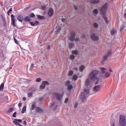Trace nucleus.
<instances>
[{
  "instance_id": "nucleus-1",
  "label": "nucleus",
  "mask_w": 126,
  "mask_h": 126,
  "mask_svg": "<svg viewBox=\"0 0 126 126\" xmlns=\"http://www.w3.org/2000/svg\"><path fill=\"white\" fill-rule=\"evenodd\" d=\"M108 10V3H105L99 9V11L102 16V17L104 19V21H105L106 24H109L110 22H109V19H108V17L106 16V12Z\"/></svg>"
},
{
  "instance_id": "nucleus-2",
  "label": "nucleus",
  "mask_w": 126,
  "mask_h": 126,
  "mask_svg": "<svg viewBox=\"0 0 126 126\" xmlns=\"http://www.w3.org/2000/svg\"><path fill=\"white\" fill-rule=\"evenodd\" d=\"M98 73L99 71L98 70H94L91 72L89 76L90 79H91V80H97L96 84H98V82H99V78L97 77Z\"/></svg>"
},
{
  "instance_id": "nucleus-3",
  "label": "nucleus",
  "mask_w": 126,
  "mask_h": 126,
  "mask_svg": "<svg viewBox=\"0 0 126 126\" xmlns=\"http://www.w3.org/2000/svg\"><path fill=\"white\" fill-rule=\"evenodd\" d=\"M120 126H126V116L124 115H120L119 121Z\"/></svg>"
},
{
  "instance_id": "nucleus-4",
  "label": "nucleus",
  "mask_w": 126,
  "mask_h": 126,
  "mask_svg": "<svg viewBox=\"0 0 126 126\" xmlns=\"http://www.w3.org/2000/svg\"><path fill=\"white\" fill-rule=\"evenodd\" d=\"M79 101H81L82 103H85L86 102V94L85 93H81L80 95Z\"/></svg>"
},
{
  "instance_id": "nucleus-5",
  "label": "nucleus",
  "mask_w": 126,
  "mask_h": 126,
  "mask_svg": "<svg viewBox=\"0 0 126 126\" xmlns=\"http://www.w3.org/2000/svg\"><path fill=\"white\" fill-rule=\"evenodd\" d=\"M69 40L71 42H74V40H75V32L74 31L70 32Z\"/></svg>"
},
{
  "instance_id": "nucleus-6",
  "label": "nucleus",
  "mask_w": 126,
  "mask_h": 126,
  "mask_svg": "<svg viewBox=\"0 0 126 126\" xmlns=\"http://www.w3.org/2000/svg\"><path fill=\"white\" fill-rule=\"evenodd\" d=\"M49 85H50V83H49V82L47 81H43L42 85L40 86L39 88L40 89H45V88L46 87V86H49Z\"/></svg>"
},
{
  "instance_id": "nucleus-7",
  "label": "nucleus",
  "mask_w": 126,
  "mask_h": 126,
  "mask_svg": "<svg viewBox=\"0 0 126 126\" xmlns=\"http://www.w3.org/2000/svg\"><path fill=\"white\" fill-rule=\"evenodd\" d=\"M91 38L93 41H98L99 40V36L95 33H93L91 35Z\"/></svg>"
},
{
  "instance_id": "nucleus-8",
  "label": "nucleus",
  "mask_w": 126,
  "mask_h": 126,
  "mask_svg": "<svg viewBox=\"0 0 126 126\" xmlns=\"http://www.w3.org/2000/svg\"><path fill=\"white\" fill-rule=\"evenodd\" d=\"M102 89V86L101 85H97L94 87L93 90L94 92H99Z\"/></svg>"
},
{
  "instance_id": "nucleus-9",
  "label": "nucleus",
  "mask_w": 126,
  "mask_h": 126,
  "mask_svg": "<svg viewBox=\"0 0 126 126\" xmlns=\"http://www.w3.org/2000/svg\"><path fill=\"white\" fill-rule=\"evenodd\" d=\"M15 16L13 14L11 15V24L14 27H16V24H15Z\"/></svg>"
},
{
  "instance_id": "nucleus-10",
  "label": "nucleus",
  "mask_w": 126,
  "mask_h": 126,
  "mask_svg": "<svg viewBox=\"0 0 126 126\" xmlns=\"http://www.w3.org/2000/svg\"><path fill=\"white\" fill-rule=\"evenodd\" d=\"M47 14L49 17H52V16H53V14H54V9L53 8L49 9Z\"/></svg>"
},
{
  "instance_id": "nucleus-11",
  "label": "nucleus",
  "mask_w": 126,
  "mask_h": 126,
  "mask_svg": "<svg viewBox=\"0 0 126 126\" xmlns=\"http://www.w3.org/2000/svg\"><path fill=\"white\" fill-rule=\"evenodd\" d=\"M13 124L16 126H19V123H22V120L15 119L13 122Z\"/></svg>"
},
{
  "instance_id": "nucleus-12",
  "label": "nucleus",
  "mask_w": 126,
  "mask_h": 126,
  "mask_svg": "<svg viewBox=\"0 0 126 126\" xmlns=\"http://www.w3.org/2000/svg\"><path fill=\"white\" fill-rule=\"evenodd\" d=\"M54 95L58 101H61V100H62V94L56 93H54Z\"/></svg>"
},
{
  "instance_id": "nucleus-13",
  "label": "nucleus",
  "mask_w": 126,
  "mask_h": 126,
  "mask_svg": "<svg viewBox=\"0 0 126 126\" xmlns=\"http://www.w3.org/2000/svg\"><path fill=\"white\" fill-rule=\"evenodd\" d=\"M36 17H37L38 19L39 20H45V19H46V17L40 15H36Z\"/></svg>"
},
{
  "instance_id": "nucleus-14",
  "label": "nucleus",
  "mask_w": 126,
  "mask_h": 126,
  "mask_svg": "<svg viewBox=\"0 0 126 126\" xmlns=\"http://www.w3.org/2000/svg\"><path fill=\"white\" fill-rule=\"evenodd\" d=\"M91 3L92 4H97V3H100L99 0H91L90 1Z\"/></svg>"
},
{
  "instance_id": "nucleus-15",
  "label": "nucleus",
  "mask_w": 126,
  "mask_h": 126,
  "mask_svg": "<svg viewBox=\"0 0 126 126\" xmlns=\"http://www.w3.org/2000/svg\"><path fill=\"white\" fill-rule=\"evenodd\" d=\"M24 21L25 22H28L32 21V19H30V17L29 16H26L24 18Z\"/></svg>"
},
{
  "instance_id": "nucleus-16",
  "label": "nucleus",
  "mask_w": 126,
  "mask_h": 126,
  "mask_svg": "<svg viewBox=\"0 0 126 126\" xmlns=\"http://www.w3.org/2000/svg\"><path fill=\"white\" fill-rule=\"evenodd\" d=\"M30 23L31 25H32V26H35V25H39V22H38V21H35L34 23L33 22H30Z\"/></svg>"
},
{
  "instance_id": "nucleus-17",
  "label": "nucleus",
  "mask_w": 126,
  "mask_h": 126,
  "mask_svg": "<svg viewBox=\"0 0 126 126\" xmlns=\"http://www.w3.org/2000/svg\"><path fill=\"white\" fill-rule=\"evenodd\" d=\"M61 30H62V28L60 27H57L56 28V30L55 32V34L56 35H58V33H60V32H61Z\"/></svg>"
},
{
  "instance_id": "nucleus-18",
  "label": "nucleus",
  "mask_w": 126,
  "mask_h": 126,
  "mask_svg": "<svg viewBox=\"0 0 126 126\" xmlns=\"http://www.w3.org/2000/svg\"><path fill=\"white\" fill-rule=\"evenodd\" d=\"M68 46L69 49H71L72 48H74V43L72 42H69Z\"/></svg>"
},
{
  "instance_id": "nucleus-19",
  "label": "nucleus",
  "mask_w": 126,
  "mask_h": 126,
  "mask_svg": "<svg viewBox=\"0 0 126 126\" xmlns=\"http://www.w3.org/2000/svg\"><path fill=\"white\" fill-rule=\"evenodd\" d=\"M17 19L18 20H19V21H20V22H22V21L24 20V18H23V16L22 15H19V16H18Z\"/></svg>"
},
{
  "instance_id": "nucleus-20",
  "label": "nucleus",
  "mask_w": 126,
  "mask_h": 126,
  "mask_svg": "<svg viewBox=\"0 0 126 126\" xmlns=\"http://www.w3.org/2000/svg\"><path fill=\"white\" fill-rule=\"evenodd\" d=\"M35 111L36 113H42V112H43V110H42V109L40 108V107H37L35 109Z\"/></svg>"
},
{
  "instance_id": "nucleus-21",
  "label": "nucleus",
  "mask_w": 126,
  "mask_h": 126,
  "mask_svg": "<svg viewBox=\"0 0 126 126\" xmlns=\"http://www.w3.org/2000/svg\"><path fill=\"white\" fill-rule=\"evenodd\" d=\"M35 92V90H33L31 92L28 94V97H32V94Z\"/></svg>"
},
{
  "instance_id": "nucleus-22",
  "label": "nucleus",
  "mask_w": 126,
  "mask_h": 126,
  "mask_svg": "<svg viewBox=\"0 0 126 126\" xmlns=\"http://www.w3.org/2000/svg\"><path fill=\"white\" fill-rule=\"evenodd\" d=\"M67 89L68 90V91H70L72 88H73V86L71 85H69V86H67Z\"/></svg>"
},
{
  "instance_id": "nucleus-23",
  "label": "nucleus",
  "mask_w": 126,
  "mask_h": 126,
  "mask_svg": "<svg viewBox=\"0 0 126 126\" xmlns=\"http://www.w3.org/2000/svg\"><path fill=\"white\" fill-rule=\"evenodd\" d=\"M36 109V105L35 104V103H33L32 104V107L31 108V110L32 111H34V110Z\"/></svg>"
},
{
  "instance_id": "nucleus-24",
  "label": "nucleus",
  "mask_w": 126,
  "mask_h": 126,
  "mask_svg": "<svg viewBox=\"0 0 126 126\" xmlns=\"http://www.w3.org/2000/svg\"><path fill=\"white\" fill-rule=\"evenodd\" d=\"M84 68H85V66L83 65H81L79 68L80 71H83V70H84Z\"/></svg>"
},
{
  "instance_id": "nucleus-25",
  "label": "nucleus",
  "mask_w": 126,
  "mask_h": 126,
  "mask_svg": "<svg viewBox=\"0 0 126 126\" xmlns=\"http://www.w3.org/2000/svg\"><path fill=\"white\" fill-rule=\"evenodd\" d=\"M90 85V80H89V79H88L86 81V86H89Z\"/></svg>"
},
{
  "instance_id": "nucleus-26",
  "label": "nucleus",
  "mask_w": 126,
  "mask_h": 126,
  "mask_svg": "<svg viewBox=\"0 0 126 126\" xmlns=\"http://www.w3.org/2000/svg\"><path fill=\"white\" fill-rule=\"evenodd\" d=\"M25 112H26V106H24L23 107V108H22V114H24V113H25Z\"/></svg>"
},
{
  "instance_id": "nucleus-27",
  "label": "nucleus",
  "mask_w": 126,
  "mask_h": 126,
  "mask_svg": "<svg viewBox=\"0 0 126 126\" xmlns=\"http://www.w3.org/2000/svg\"><path fill=\"white\" fill-rule=\"evenodd\" d=\"M71 53L73 55H78V51L77 50L72 51Z\"/></svg>"
},
{
  "instance_id": "nucleus-28",
  "label": "nucleus",
  "mask_w": 126,
  "mask_h": 126,
  "mask_svg": "<svg viewBox=\"0 0 126 126\" xmlns=\"http://www.w3.org/2000/svg\"><path fill=\"white\" fill-rule=\"evenodd\" d=\"M125 28H126V26H125V25H123L122 26H121L120 27V32H122V31H123V30H124Z\"/></svg>"
},
{
  "instance_id": "nucleus-29",
  "label": "nucleus",
  "mask_w": 126,
  "mask_h": 126,
  "mask_svg": "<svg viewBox=\"0 0 126 126\" xmlns=\"http://www.w3.org/2000/svg\"><path fill=\"white\" fill-rule=\"evenodd\" d=\"M100 70H101L102 73H105V72H106V68H105L101 67L100 68Z\"/></svg>"
},
{
  "instance_id": "nucleus-30",
  "label": "nucleus",
  "mask_w": 126,
  "mask_h": 126,
  "mask_svg": "<svg viewBox=\"0 0 126 126\" xmlns=\"http://www.w3.org/2000/svg\"><path fill=\"white\" fill-rule=\"evenodd\" d=\"M102 60L104 62H106V61H108V56H107L106 55L103 56Z\"/></svg>"
},
{
  "instance_id": "nucleus-31",
  "label": "nucleus",
  "mask_w": 126,
  "mask_h": 126,
  "mask_svg": "<svg viewBox=\"0 0 126 126\" xmlns=\"http://www.w3.org/2000/svg\"><path fill=\"white\" fill-rule=\"evenodd\" d=\"M69 59L71 60H73L74 59H75V56L73 55H71L69 56Z\"/></svg>"
},
{
  "instance_id": "nucleus-32",
  "label": "nucleus",
  "mask_w": 126,
  "mask_h": 126,
  "mask_svg": "<svg viewBox=\"0 0 126 126\" xmlns=\"http://www.w3.org/2000/svg\"><path fill=\"white\" fill-rule=\"evenodd\" d=\"M13 111V108H10L7 111H6V113H11Z\"/></svg>"
},
{
  "instance_id": "nucleus-33",
  "label": "nucleus",
  "mask_w": 126,
  "mask_h": 126,
  "mask_svg": "<svg viewBox=\"0 0 126 126\" xmlns=\"http://www.w3.org/2000/svg\"><path fill=\"white\" fill-rule=\"evenodd\" d=\"M112 51H109L107 52V53L105 55V56H107V57H109V56H110V55H112Z\"/></svg>"
},
{
  "instance_id": "nucleus-34",
  "label": "nucleus",
  "mask_w": 126,
  "mask_h": 126,
  "mask_svg": "<svg viewBox=\"0 0 126 126\" xmlns=\"http://www.w3.org/2000/svg\"><path fill=\"white\" fill-rule=\"evenodd\" d=\"M70 84V81H66L65 83V86H68Z\"/></svg>"
},
{
  "instance_id": "nucleus-35",
  "label": "nucleus",
  "mask_w": 126,
  "mask_h": 126,
  "mask_svg": "<svg viewBox=\"0 0 126 126\" xmlns=\"http://www.w3.org/2000/svg\"><path fill=\"white\" fill-rule=\"evenodd\" d=\"M72 78H73V80L76 81V80H77L78 77L77 76V75H74L73 76Z\"/></svg>"
},
{
  "instance_id": "nucleus-36",
  "label": "nucleus",
  "mask_w": 126,
  "mask_h": 126,
  "mask_svg": "<svg viewBox=\"0 0 126 126\" xmlns=\"http://www.w3.org/2000/svg\"><path fill=\"white\" fill-rule=\"evenodd\" d=\"M116 33V30L115 29H113L111 31V35H115V33Z\"/></svg>"
},
{
  "instance_id": "nucleus-37",
  "label": "nucleus",
  "mask_w": 126,
  "mask_h": 126,
  "mask_svg": "<svg viewBox=\"0 0 126 126\" xmlns=\"http://www.w3.org/2000/svg\"><path fill=\"white\" fill-rule=\"evenodd\" d=\"M72 74H73V71L72 70H70L68 72V75L69 76H71V75H72Z\"/></svg>"
},
{
  "instance_id": "nucleus-38",
  "label": "nucleus",
  "mask_w": 126,
  "mask_h": 126,
  "mask_svg": "<svg viewBox=\"0 0 126 126\" xmlns=\"http://www.w3.org/2000/svg\"><path fill=\"white\" fill-rule=\"evenodd\" d=\"M98 26H99V25H98V24H97L96 23H94V27L95 28H98Z\"/></svg>"
},
{
  "instance_id": "nucleus-39",
  "label": "nucleus",
  "mask_w": 126,
  "mask_h": 126,
  "mask_svg": "<svg viewBox=\"0 0 126 126\" xmlns=\"http://www.w3.org/2000/svg\"><path fill=\"white\" fill-rule=\"evenodd\" d=\"M30 17H32V18H35V14L33 13H32L30 15Z\"/></svg>"
},
{
  "instance_id": "nucleus-40",
  "label": "nucleus",
  "mask_w": 126,
  "mask_h": 126,
  "mask_svg": "<svg viewBox=\"0 0 126 126\" xmlns=\"http://www.w3.org/2000/svg\"><path fill=\"white\" fill-rule=\"evenodd\" d=\"M110 75H111V73L106 72H105V76H106V77H109V76H110Z\"/></svg>"
},
{
  "instance_id": "nucleus-41",
  "label": "nucleus",
  "mask_w": 126,
  "mask_h": 126,
  "mask_svg": "<svg viewBox=\"0 0 126 126\" xmlns=\"http://www.w3.org/2000/svg\"><path fill=\"white\" fill-rule=\"evenodd\" d=\"M98 9H95L94 10V13H95V14H98Z\"/></svg>"
},
{
  "instance_id": "nucleus-42",
  "label": "nucleus",
  "mask_w": 126,
  "mask_h": 126,
  "mask_svg": "<svg viewBox=\"0 0 126 126\" xmlns=\"http://www.w3.org/2000/svg\"><path fill=\"white\" fill-rule=\"evenodd\" d=\"M41 80H42V79H41L40 78H36L35 81H36V82H40V81H41Z\"/></svg>"
},
{
  "instance_id": "nucleus-43",
  "label": "nucleus",
  "mask_w": 126,
  "mask_h": 126,
  "mask_svg": "<svg viewBox=\"0 0 126 126\" xmlns=\"http://www.w3.org/2000/svg\"><path fill=\"white\" fill-rule=\"evenodd\" d=\"M16 114H17V112H15L12 115L13 118H16Z\"/></svg>"
},
{
  "instance_id": "nucleus-44",
  "label": "nucleus",
  "mask_w": 126,
  "mask_h": 126,
  "mask_svg": "<svg viewBox=\"0 0 126 126\" xmlns=\"http://www.w3.org/2000/svg\"><path fill=\"white\" fill-rule=\"evenodd\" d=\"M46 7L45 6H42L41 7V9H42V10H46Z\"/></svg>"
},
{
  "instance_id": "nucleus-45",
  "label": "nucleus",
  "mask_w": 126,
  "mask_h": 126,
  "mask_svg": "<svg viewBox=\"0 0 126 126\" xmlns=\"http://www.w3.org/2000/svg\"><path fill=\"white\" fill-rule=\"evenodd\" d=\"M14 40L16 44H19V42H18V41H17V40H16V38H15V37H14Z\"/></svg>"
},
{
  "instance_id": "nucleus-46",
  "label": "nucleus",
  "mask_w": 126,
  "mask_h": 126,
  "mask_svg": "<svg viewBox=\"0 0 126 126\" xmlns=\"http://www.w3.org/2000/svg\"><path fill=\"white\" fill-rule=\"evenodd\" d=\"M6 101H7V99H6V100H3V99H0V103H3V102H6Z\"/></svg>"
},
{
  "instance_id": "nucleus-47",
  "label": "nucleus",
  "mask_w": 126,
  "mask_h": 126,
  "mask_svg": "<svg viewBox=\"0 0 126 126\" xmlns=\"http://www.w3.org/2000/svg\"><path fill=\"white\" fill-rule=\"evenodd\" d=\"M68 101V97H66L64 100V103H67Z\"/></svg>"
},
{
  "instance_id": "nucleus-48",
  "label": "nucleus",
  "mask_w": 126,
  "mask_h": 126,
  "mask_svg": "<svg viewBox=\"0 0 126 126\" xmlns=\"http://www.w3.org/2000/svg\"><path fill=\"white\" fill-rule=\"evenodd\" d=\"M74 70H75V71H77V70H78V68L76 67H74L73 68Z\"/></svg>"
},
{
  "instance_id": "nucleus-49",
  "label": "nucleus",
  "mask_w": 126,
  "mask_h": 126,
  "mask_svg": "<svg viewBox=\"0 0 126 126\" xmlns=\"http://www.w3.org/2000/svg\"><path fill=\"white\" fill-rule=\"evenodd\" d=\"M21 106H22V103L20 102V103L18 104V107H19V108H20V107H21Z\"/></svg>"
},
{
  "instance_id": "nucleus-50",
  "label": "nucleus",
  "mask_w": 126,
  "mask_h": 126,
  "mask_svg": "<svg viewBox=\"0 0 126 126\" xmlns=\"http://www.w3.org/2000/svg\"><path fill=\"white\" fill-rule=\"evenodd\" d=\"M77 106H78V103H76L74 106V108H77Z\"/></svg>"
},
{
  "instance_id": "nucleus-51",
  "label": "nucleus",
  "mask_w": 126,
  "mask_h": 126,
  "mask_svg": "<svg viewBox=\"0 0 126 126\" xmlns=\"http://www.w3.org/2000/svg\"><path fill=\"white\" fill-rule=\"evenodd\" d=\"M84 92L87 93H88V92H89L88 91V90L85 89L84 90Z\"/></svg>"
},
{
  "instance_id": "nucleus-52",
  "label": "nucleus",
  "mask_w": 126,
  "mask_h": 126,
  "mask_svg": "<svg viewBox=\"0 0 126 126\" xmlns=\"http://www.w3.org/2000/svg\"><path fill=\"white\" fill-rule=\"evenodd\" d=\"M74 41H75L76 42H77V41H79V38H75Z\"/></svg>"
},
{
  "instance_id": "nucleus-53",
  "label": "nucleus",
  "mask_w": 126,
  "mask_h": 126,
  "mask_svg": "<svg viewBox=\"0 0 126 126\" xmlns=\"http://www.w3.org/2000/svg\"><path fill=\"white\" fill-rule=\"evenodd\" d=\"M62 22H65V19L63 18V19H62Z\"/></svg>"
},
{
  "instance_id": "nucleus-54",
  "label": "nucleus",
  "mask_w": 126,
  "mask_h": 126,
  "mask_svg": "<svg viewBox=\"0 0 126 126\" xmlns=\"http://www.w3.org/2000/svg\"><path fill=\"white\" fill-rule=\"evenodd\" d=\"M23 125H24L25 126H26L27 123H26V121H24L23 122Z\"/></svg>"
},
{
  "instance_id": "nucleus-55",
  "label": "nucleus",
  "mask_w": 126,
  "mask_h": 126,
  "mask_svg": "<svg viewBox=\"0 0 126 126\" xmlns=\"http://www.w3.org/2000/svg\"><path fill=\"white\" fill-rule=\"evenodd\" d=\"M74 8L75 10H76L77 9V6H74Z\"/></svg>"
},
{
  "instance_id": "nucleus-56",
  "label": "nucleus",
  "mask_w": 126,
  "mask_h": 126,
  "mask_svg": "<svg viewBox=\"0 0 126 126\" xmlns=\"http://www.w3.org/2000/svg\"><path fill=\"white\" fill-rule=\"evenodd\" d=\"M51 49V46L50 45H48L47 47V50H50Z\"/></svg>"
},
{
  "instance_id": "nucleus-57",
  "label": "nucleus",
  "mask_w": 126,
  "mask_h": 126,
  "mask_svg": "<svg viewBox=\"0 0 126 126\" xmlns=\"http://www.w3.org/2000/svg\"><path fill=\"white\" fill-rule=\"evenodd\" d=\"M8 11H9L10 12H11V11H12V8H10L9 10Z\"/></svg>"
},
{
  "instance_id": "nucleus-58",
  "label": "nucleus",
  "mask_w": 126,
  "mask_h": 126,
  "mask_svg": "<svg viewBox=\"0 0 126 126\" xmlns=\"http://www.w3.org/2000/svg\"><path fill=\"white\" fill-rule=\"evenodd\" d=\"M31 67H32V68L34 67V64H33V63H32V64H31Z\"/></svg>"
},
{
  "instance_id": "nucleus-59",
  "label": "nucleus",
  "mask_w": 126,
  "mask_h": 126,
  "mask_svg": "<svg viewBox=\"0 0 126 126\" xmlns=\"http://www.w3.org/2000/svg\"><path fill=\"white\" fill-rule=\"evenodd\" d=\"M39 101H42L43 100V97H40L39 98Z\"/></svg>"
},
{
  "instance_id": "nucleus-60",
  "label": "nucleus",
  "mask_w": 126,
  "mask_h": 126,
  "mask_svg": "<svg viewBox=\"0 0 126 126\" xmlns=\"http://www.w3.org/2000/svg\"><path fill=\"white\" fill-rule=\"evenodd\" d=\"M54 105H55V103H54V102L52 103L51 104V107L54 106Z\"/></svg>"
},
{
  "instance_id": "nucleus-61",
  "label": "nucleus",
  "mask_w": 126,
  "mask_h": 126,
  "mask_svg": "<svg viewBox=\"0 0 126 126\" xmlns=\"http://www.w3.org/2000/svg\"><path fill=\"white\" fill-rule=\"evenodd\" d=\"M23 101H26V97H24L23 98Z\"/></svg>"
},
{
  "instance_id": "nucleus-62",
  "label": "nucleus",
  "mask_w": 126,
  "mask_h": 126,
  "mask_svg": "<svg viewBox=\"0 0 126 126\" xmlns=\"http://www.w3.org/2000/svg\"><path fill=\"white\" fill-rule=\"evenodd\" d=\"M9 13H10V12L8 11H7V15H9Z\"/></svg>"
},
{
  "instance_id": "nucleus-63",
  "label": "nucleus",
  "mask_w": 126,
  "mask_h": 126,
  "mask_svg": "<svg viewBox=\"0 0 126 126\" xmlns=\"http://www.w3.org/2000/svg\"><path fill=\"white\" fill-rule=\"evenodd\" d=\"M111 126H115V123H112V124Z\"/></svg>"
},
{
  "instance_id": "nucleus-64",
  "label": "nucleus",
  "mask_w": 126,
  "mask_h": 126,
  "mask_svg": "<svg viewBox=\"0 0 126 126\" xmlns=\"http://www.w3.org/2000/svg\"><path fill=\"white\" fill-rule=\"evenodd\" d=\"M124 16H125V18H126V13L124 14Z\"/></svg>"
}]
</instances>
